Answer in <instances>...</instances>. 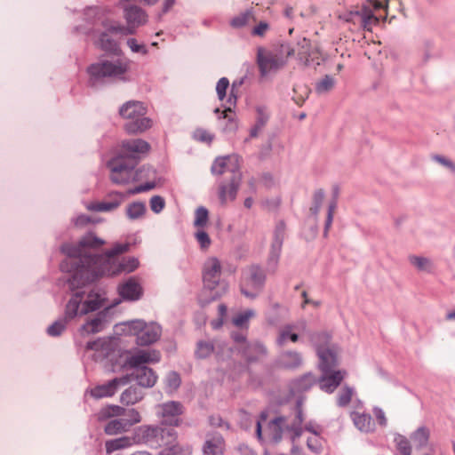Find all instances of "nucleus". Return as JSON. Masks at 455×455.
Listing matches in <instances>:
<instances>
[{
    "label": "nucleus",
    "instance_id": "1",
    "mask_svg": "<svg viewBox=\"0 0 455 455\" xmlns=\"http://www.w3.org/2000/svg\"><path fill=\"white\" fill-rule=\"evenodd\" d=\"M85 24L75 27L77 33L90 36L101 53L86 68L87 85L100 90L107 86L124 84L132 81V61L115 38L128 36L132 31L124 24L109 18L107 10L99 5L86 6L83 12Z\"/></svg>",
    "mask_w": 455,
    "mask_h": 455
},
{
    "label": "nucleus",
    "instance_id": "2",
    "mask_svg": "<svg viewBox=\"0 0 455 455\" xmlns=\"http://www.w3.org/2000/svg\"><path fill=\"white\" fill-rule=\"evenodd\" d=\"M60 251L66 256L60 263V269L68 274L67 284L71 292V297L66 304V319L74 320L108 306L106 290L93 284L100 277L90 276L96 269L76 257L78 255L79 248L65 242L60 244Z\"/></svg>",
    "mask_w": 455,
    "mask_h": 455
},
{
    "label": "nucleus",
    "instance_id": "3",
    "mask_svg": "<svg viewBox=\"0 0 455 455\" xmlns=\"http://www.w3.org/2000/svg\"><path fill=\"white\" fill-rule=\"evenodd\" d=\"M149 150V143L142 139L123 140L121 151L107 163L111 182L116 185H125L156 175V170L149 164L136 169L142 156Z\"/></svg>",
    "mask_w": 455,
    "mask_h": 455
},
{
    "label": "nucleus",
    "instance_id": "4",
    "mask_svg": "<svg viewBox=\"0 0 455 455\" xmlns=\"http://www.w3.org/2000/svg\"><path fill=\"white\" fill-rule=\"evenodd\" d=\"M105 240L97 236L93 232H88L83 235L76 243H70L72 246L78 247L79 252L76 257L85 265L96 270L107 267L118 260L117 256L129 251L128 243H116L104 253L92 252L99 250L105 244Z\"/></svg>",
    "mask_w": 455,
    "mask_h": 455
},
{
    "label": "nucleus",
    "instance_id": "5",
    "mask_svg": "<svg viewBox=\"0 0 455 455\" xmlns=\"http://www.w3.org/2000/svg\"><path fill=\"white\" fill-rule=\"evenodd\" d=\"M178 433L171 426L160 421L156 425H142L134 429L132 439L135 443L150 448L164 447L158 455H179L181 448L177 443Z\"/></svg>",
    "mask_w": 455,
    "mask_h": 455
},
{
    "label": "nucleus",
    "instance_id": "6",
    "mask_svg": "<svg viewBox=\"0 0 455 455\" xmlns=\"http://www.w3.org/2000/svg\"><path fill=\"white\" fill-rule=\"evenodd\" d=\"M85 347L88 350L99 352L100 355L108 359L112 363L113 371L117 369H131L132 371L140 367H148L143 364L142 357L138 352L133 355L122 353L120 350L115 349L114 343L108 339L99 338L88 341Z\"/></svg>",
    "mask_w": 455,
    "mask_h": 455
},
{
    "label": "nucleus",
    "instance_id": "7",
    "mask_svg": "<svg viewBox=\"0 0 455 455\" xmlns=\"http://www.w3.org/2000/svg\"><path fill=\"white\" fill-rule=\"evenodd\" d=\"M148 108L144 102L135 100H127L119 107L118 115L128 120L124 129L128 134H139L151 128L153 121L146 116Z\"/></svg>",
    "mask_w": 455,
    "mask_h": 455
},
{
    "label": "nucleus",
    "instance_id": "8",
    "mask_svg": "<svg viewBox=\"0 0 455 455\" xmlns=\"http://www.w3.org/2000/svg\"><path fill=\"white\" fill-rule=\"evenodd\" d=\"M221 265L217 258H212L204 264L203 271L204 288L199 297L202 306L220 299L227 289V284L220 283Z\"/></svg>",
    "mask_w": 455,
    "mask_h": 455
},
{
    "label": "nucleus",
    "instance_id": "9",
    "mask_svg": "<svg viewBox=\"0 0 455 455\" xmlns=\"http://www.w3.org/2000/svg\"><path fill=\"white\" fill-rule=\"evenodd\" d=\"M267 275L259 265H251L243 273L240 282L241 293L250 299H255L263 291Z\"/></svg>",
    "mask_w": 455,
    "mask_h": 455
},
{
    "label": "nucleus",
    "instance_id": "10",
    "mask_svg": "<svg viewBox=\"0 0 455 455\" xmlns=\"http://www.w3.org/2000/svg\"><path fill=\"white\" fill-rule=\"evenodd\" d=\"M129 335L136 337V343L140 347L149 346L156 342L160 336L162 328L156 323H147L143 320H132L125 323Z\"/></svg>",
    "mask_w": 455,
    "mask_h": 455
},
{
    "label": "nucleus",
    "instance_id": "11",
    "mask_svg": "<svg viewBox=\"0 0 455 455\" xmlns=\"http://www.w3.org/2000/svg\"><path fill=\"white\" fill-rule=\"evenodd\" d=\"M119 302L120 300H116L92 315H87L85 322L79 328L80 334L85 336L103 331L110 324L113 317V308Z\"/></svg>",
    "mask_w": 455,
    "mask_h": 455
},
{
    "label": "nucleus",
    "instance_id": "12",
    "mask_svg": "<svg viewBox=\"0 0 455 455\" xmlns=\"http://www.w3.org/2000/svg\"><path fill=\"white\" fill-rule=\"evenodd\" d=\"M140 420L141 417L139 411L130 409L127 411V416L108 420L104 427V432L108 435H120L129 431L133 425Z\"/></svg>",
    "mask_w": 455,
    "mask_h": 455
},
{
    "label": "nucleus",
    "instance_id": "13",
    "mask_svg": "<svg viewBox=\"0 0 455 455\" xmlns=\"http://www.w3.org/2000/svg\"><path fill=\"white\" fill-rule=\"evenodd\" d=\"M285 223L280 220L275 228L273 241L267 261V267L269 272H275L282 252L283 243L285 236Z\"/></svg>",
    "mask_w": 455,
    "mask_h": 455
},
{
    "label": "nucleus",
    "instance_id": "14",
    "mask_svg": "<svg viewBox=\"0 0 455 455\" xmlns=\"http://www.w3.org/2000/svg\"><path fill=\"white\" fill-rule=\"evenodd\" d=\"M140 265L139 259L135 257H128L123 259L121 261L117 260L115 263L108 266L107 267L100 268L91 273L92 277H103L114 276L121 273L133 272Z\"/></svg>",
    "mask_w": 455,
    "mask_h": 455
},
{
    "label": "nucleus",
    "instance_id": "15",
    "mask_svg": "<svg viewBox=\"0 0 455 455\" xmlns=\"http://www.w3.org/2000/svg\"><path fill=\"white\" fill-rule=\"evenodd\" d=\"M129 383V375L116 377L106 383L97 385L96 387L87 390L86 393H89L94 399L111 397L116 393L120 387L128 385Z\"/></svg>",
    "mask_w": 455,
    "mask_h": 455
},
{
    "label": "nucleus",
    "instance_id": "16",
    "mask_svg": "<svg viewBox=\"0 0 455 455\" xmlns=\"http://www.w3.org/2000/svg\"><path fill=\"white\" fill-rule=\"evenodd\" d=\"M230 172H232V177L228 183H221L219 187V198L221 204H225L228 198L235 200L240 188L242 180L240 166H234L233 168H230Z\"/></svg>",
    "mask_w": 455,
    "mask_h": 455
},
{
    "label": "nucleus",
    "instance_id": "17",
    "mask_svg": "<svg viewBox=\"0 0 455 455\" xmlns=\"http://www.w3.org/2000/svg\"><path fill=\"white\" fill-rule=\"evenodd\" d=\"M158 413L162 417L161 422L164 425L171 426L174 428V427L180 426L182 421L180 419V416L183 413L182 404L176 401L164 403L160 406Z\"/></svg>",
    "mask_w": 455,
    "mask_h": 455
},
{
    "label": "nucleus",
    "instance_id": "18",
    "mask_svg": "<svg viewBox=\"0 0 455 455\" xmlns=\"http://www.w3.org/2000/svg\"><path fill=\"white\" fill-rule=\"evenodd\" d=\"M256 62L261 76H266L271 71H277L284 67L266 48H257Z\"/></svg>",
    "mask_w": 455,
    "mask_h": 455
},
{
    "label": "nucleus",
    "instance_id": "19",
    "mask_svg": "<svg viewBox=\"0 0 455 455\" xmlns=\"http://www.w3.org/2000/svg\"><path fill=\"white\" fill-rule=\"evenodd\" d=\"M124 18L126 20L127 25H124V28H129L132 35L135 33V29L140 26L143 25L147 21L148 15L146 12L141 8L134 4H129L124 9Z\"/></svg>",
    "mask_w": 455,
    "mask_h": 455
},
{
    "label": "nucleus",
    "instance_id": "20",
    "mask_svg": "<svg viewBox=\"0 0 455 455\" xmlns=\"http://www.w3.org/2000/svg\"><path fill=\"white\" fill-rule=\"evenodd\" d=\"M345 375L346 371L341 370L333 369L323 371L321 377L317 378V383H319L321 390L331 394L340 385Z\"/></svg>",
    "mask_w": 455,
    "mask_h": 455
},
{
    "label": "nucleus",
    "instance_id": "21",
    "mask_svg": "<svg viewBox=\"0 0 455 455\" xmlns=\"http://www.w3.org/2000/svg\"><path fill=\"white\" fill-rule=\"evenodd\" d=\"M111 201L92 202L87 204L86 209L96 212H109L120 206L125 195L120 191H112L108 194Z\"/></svg>",
    "mask_w": 455,
    "mask_h": 455
},
{
    "label": "nucleus",
    "instance_id": "22",
    "mask_svg": "<svg viewBox=\"0 0 455 455\" xmlns=\"http://www.w3.org/2000/svg\"><path fill=\"white\" fill-rule=\"evenodd\" d=\"M118 294L123 300L137 301L141 298L143 289L134 277H130L118 286Z\"/></svg>",
    "mask_w": 455,
    "mask_h": 455
},
{
    "label": "nucleus",
    "instance_id": "23",
    "mask_svg": "<svg viewBox=\"0 0 455 455\" xmlns=\"http://www.w3.org/2000/svg\"><path fill=\"white\" fill-rule=\"evenodd\" d=\"M128 375L130 376V382L135 380L138 386L144 388L153 387L158 379L156 371L148 366L140 367Z\"/></svg>",
    "mask_w": 455,
    "mask_h": 455
},
{
    "label": "nucleus",
    "instance_id": "24",
    "mask_svg": "<svg viewBox=\"0 0 455 455\" xmlns=\"http://www.w3.org/2000/svg\"><path fill=\"white\" fill-rule=\"evenodd\" d=\"M238 349L248 363L259 361L267 354L266 347L259 341L248 342L243 347H239Z\"/></svg>",
    "mask_w": 455,
    "mask_h": 455
},
{
    "label": "nucleus",
    "instance_id": "25",
    "mask_svg": "<svg viewBox=\"0 0 455 455\" xmlns=\"http://www.w3.org/2000/svg\"><path fill=\"white\" fill-rule=\"evenodd\" d=\"M317 383V378L312 372H307L289 383L290 393L293 395L307 392Z\"/></svg>",
    "mask_w": 455,
    "mask_h": 455
},
{
    "label": "nucleus",
    "instance_id": "26",
    "mask_svg": "<svg viewBox=\"0 0 455 455\" xmlns=\"http://www.w3.org/2000/svg\"><path fill=\"white\" fill-rule=\"evenodd\" d=\"M239 159L237 155L218 156L212 164L211 172L213 175H222L226 172H230V168L239 166Z\"/></svg>",
    "mask_w": 455,
    "mask_h": 455
},
{
    "label": "nucleus",
    "instance_id": "27",
    "mask_svg": "<svg viewBox=\"0 0 455 455\" xmlns=\"http://www.w3.org/2000/svg\"><path fill=\"white\" fill-rule=\"evenodd\" d=\"M267 51L271 52V54L283 66L286 65L288 58L294 55L295 52L290 43L282 40L273 44L269 49H267Z\"/></svg>",
    "mask_w": 455,
    "mask_h": 455
},
{
    "label": "nucleus",
    "instance_id": "28",
    "mask_svg": "<svg viewBox=\"0 0 455 455\" xmlns=\"http://www.w3.org/2000/svg\"><path fill=\"white\" fill-rule=\"evenodd\" d=\"M306 329L307 323L304 320L296 324H286L280 331L276 342L281 347L284 345L287 339H290L291 342L295 343L299 340V335L292 331L299 330L306 332Z\"/></svg>",
    "mask_w": 455,
    "mask_h": 455
},
{
    "label": "nucleus",
    "instance_id": "29",
    "mask_svg": "<svg viewBox=\"0 0 455 455\" xmlns=\"http://www.w3.org/2000/svg\"><path fill=\"white\" fill-rule=\"evenodd\" d=\"M316 355L319 357L318 367L322 372L333 370L338 365L337 355L332 349L318 348Z\"/></svg>",
    "mask_w": 455,
    "mask_h": 455
},
{
    "label": "nucleus",
    "instance_id": "30",
    "mask_svg": "<svg viewBox=\"0 0 455 455\" xmlns=\"http://www.w3.org/2000/svg\"><path fill=\"white\" fill-rule=\"evenodd\" d=\"M279 364L286 370L298 369L302 364V356L297 351H285L280 355Z\"/></svg>",
    "mask_w": 455,
    "mask_h": 455
},
{
    "label": "nucleus",
    "instance_id": "31",
    "mask_svg": "<svg viewBox=\"0 0 455 455\" xmlns=\"http://www.w3.org/2000/svg\"><path fill=\"white\" fill-rule=\"evenodd\" d=\"M143 396L142 387L137 384L132 385L121 394L120 402L123 404L132 405L140 402Z\"/></svg>",
    "mask_w": 455,
    "mask_h": 455
},
{
    "label": "nucleus",
    "instance_id": "32",
    "mask_svg": "<svg viewBox=\"0 0 455 455\" xmlns=\"http://www.w3.org/2000/svg\"><path fill=\"white\" fill-rule=\"evenodd\" d=\"M224 439L220 435L207 439L203 446L204 455H222L224 452Z\"/></svg>",
    "mask_w": 455,
    "mask_h": 455
},
{
    "label": "nucleus",
    "instance_id": "33",
    "mask_svg": "<svg viewBox=\"0 0 455 455\" xmlns=\"http://www.w3.org/2000/svg\"><path fill=\"white\" fill-rule=\"evenodd\" d=\"M351 419L355 426L362 432H371L373 430L371 416L369 413L351 412Z\"/></svg>",
    "mask_w": 455,
    "mask_h": 455
},
{
    "label": "nucleus",
    "instance_id": "34",
    "mask_svg": "<svg viewBox=\"0 0 455 455\" xmlns=\"http://www.w3.org/2000/svg\"><path fill=\"white\" fill-rule=\"evenodd\" d=\"M127 410L124 407L116 405V404H108L105 407H102L97 414V418L99 421H105L113 417H124L127 416Z\"/></svg>",
    "mask_w": 455,
    "mask_h": 455
},
{
    "label": "nucleus",
    "instance_id": "35",
    "mask_svg": "<svg viewBox=\"0 0 455 455\" xmlns=\"http://www.w3.org/2000/svg\"><path fill=\"white\" fill-rule=\"evenodd\" d=\"M147 212V205L142 201H134L130 203L125 209V216L131 220H138L142 219Z\"/></svg>",
    "mask_w": 455,
    "mask_h": 455
},
{
    "label": "nucleus",
    "instance_id": "36",
    "mask_svg": "<svg viewBox=\"0 0 455 455\" xmlns=\"http://www.w3.org/2000/svg\"><path fill=\"white\" fill-rule=\"evenodd\" d=\"M307 334L309 337L310 342L315 347V351H318V348H328V344L331 340V335L327 331H307Z\"/></svg>",
    "mask_w": 455,
    "mask_h": 455
},
{
    "label": "nucleus",
    "instance_id": "37",
    "mask_svg": "<svg viewBox=\"0 0 455 455\" xmlns=\"http://www.w3.org/2000/svg\"><path fill=\"white\" fill-rule=\"evenodd\" d=\"M132 443H134L132 436H121L118 438L111 439L105 443L106 451L107 453H112L114 451L131 446Z\"/></svg>",
    "mask_w": 455,
    "mask_h": 455
},
{
    "label": "nucleus",
    "instance_id": "38",
    "mask_svg": "<svg viewBox=\"0 0 455 455\" xmlns=\"http://www.w3.org/2000/svg\"><path fill=\"white\" fill-rule=\"evenodd\" d=\"M430 436V432L427 427L422 426L413 431L410 438L416 444L418 449L427 446Z\"/></svg>",
    "mask_w": 455,
    "mask_h": 455
},
{
    "label": "nucleus",
    "instance_id": "39",
    "mask_svg": "<svg viewBox=\"0 0 455 455\" xmlns=\"http://www.w3.org/2000/svg\"><path fill=\"white\" fill-rule=\"evenodd\" d=\"M355 14L360 18L361 25L363 28L369 29V27L373 21L375 23L379 22V19L368 6L363 5L361 10L356 11Z\"/></svg>",
    "mask_w": 455,
    "mask_h": 455
},
{
    "label": "nucleus",
    "instance_id": "40",
    "mask_svg": "<svg viewBox=\"0 0 455 455\" xmlns=\"http://www.w3.org/2000/svg\"><path fill=\"white\" fill-rule=\"evenodd\" d=\"M285 421L283 416H278L271 419L268 423L269 428H273L272 440L275 443H278L283 437V424Z\"/></svg>",
    "mask_w": 455,
    "mask_h": 455
},
{
    "label": "nucleus",
    "instance_id": "41",
    "mask_svg": "<svg viewBox=\"0 0 455 455\" xmlns=\"http://www.w3.org/2000/svg\"><path fill=\"white\" fill-rule=\"evenodd\" d=\"M214 351V345L211 341L199 340L196 343V348L195 351V356L197 359H206Z\"/></svg>",
    "mask_w": 455,
    "mask_h": 455
},
{
    "label": "nucleus",
    "instance_id": "42",
    "mask_svg": "<svg viewBox=\"0 0 455 455\" xmlns=\"http://www.w3.org/2000/svg\"><path fill=\"white\" fill-rule=\"evenodd\" d=\"M71 320L66 319V310L64 311V317L62 319L56 320L46 330V333L50 337H59L62 334L67 327V323Z\"/></svg>",
    "mask_w": 455,
    "mask_h": 455
},
{
    "label": "nucleus",
    "instance_id": "43",
    "mask_svg": "<svg viewBox=\"0 0 455 455\" xmlns=\"http://www.w3.org/2000/svg\"><path fill=\"white\" fill-rule=\"evenodd\" d=\"M399 455H411L412 448L408 438L401 434H396L394 438Z\"/></svg>",
    "mask_w": 455,
    "mask_h": 455
},
{
    "label": "nucleus",
    "instance_id": "44",
    "mask_svg": "<svg viewBox=\"0 0 455 455\" xmlns=\"http://www.w3.org/2000/svg\"><path fill=\"white\" fill-rule=\"evenodd\" d=\"M252 10L247 9L244 12L232 18L229 21V24L233 28H242L248 24L249 20L251 17H252Z\"/></svg>",
    "mask_w": 455,
    "mask_h": 455
},
{
    "label": "nucleus",
    "instance_id": "45",
    "mask_svg": "<svg viewBox=\"0 0 455 455\" xmlns=\"http://www.w3.org/2000/svg\"><path fill=\"white\" fill-rule=\"evenodd\" d=\"M209 220V211L204 206H199L195 212L194 226L204 228Z\"/></svg>",
    "mask_w": 455,
    "mask_h": 455
},
{
    "label": "nucleus",
    "instance_id": "46",
    "mask_svg": "<svg viewBox=\"0 0 455 455\" xmlns=\"http://www.w3.org/2000/svg\"><path fill=\"white\" fill-rule=\"evenodd\" d=\"M354 393V387L347 385L344 386L338 394L337 405L339 407H346L350 403Z\"/></svg>",
    "mask_w": 455,
    "mask_h": 455
},
{
    "label": "nucleus",
    "instance_id": "47",
    "mask_svg": "<svg viewBox=\"0 0 455 455\" xmlns=\"http://www.w3.org/2000/svg\"><path fill=\"white\" fill-rule=\"evenodd\" d=\"M254 315L255 312L252 309L244 310L234 316L232 323L238 328H247L250 318Z\"/></svg>",
    "mask_w": 455,
    "mask_h": 455
},
{
    "label": "nucleus",
    "instance_id": "48",
    "mask_svg": "<svg viewBox=\"0 0 455 455\" xmlns=\"http://www.w3.org/2000/svg\"><path fill=\"white\" fill-rule=\"evenodd\" d=\"M335 84V80L331 76L325 75L322 80L315 84V92L323 94L330 92Z\"/></svg>",
    "mask_w": 455,
    "mask_h": 455
},
{
    "label": "nucleus",
    "instance_id": "49",
    "mask_svg": "<svg viewBox=\"0 0 455 455\" xmlns=\"http://www.w3.org/2000/svg\"><path fill=\"white\" fill-rule=\"evenodd\" d=\"M165 386L169 392L177 390L181 383V379L177 371H170L165 377Z\"/></svg>",
    "mask_w": 455,
    "mask_h": 455
},
{
    "label": "nucleus",
    "instance_id": "50",
    "mask_svg": "<svg viewBox=\"0 0 455 455\" xmlns=\"http://www.w3.org/2000/svg\"><path fill=\"white\" fill-rule=\"evenodd\" d=\"M324 190L323 188H319L315 191L313 196V205L310 207V212L313 216L318 215L324 198Z\"/></svg>",
    "mask_w": 455,
    "mask_h": 455
},
{
    "label": "nucleus",
    "instance_id": "51",
    "mask_svg": "<svg viewBox=\"0 0 455 455\" xmlns=\"http://www.w3.org/2000/svg\"><path fill=\"white\" fill-rule=\"evenodd\" d=\"M246 78H247L246 76H243L239 79H236L233 82V84L231 85L230 94H229V97L228 100V102L230 105H233V106L236 105V100L239 96L238 88L244 84V81Z\"/></svg>",
    "mask_w": 455,
    "mask_h": 455
},
{
    "label": "nucleus",
    "instance_id": "52",
    "mask_svg": "<svg viewBox=\"0 0 455 455\" xmlns=\"http://www.w3.org/2000/svg\"><path fill=\"white\" fill-rule=\"evenodd\" d=\"M256 114L255 124L262 129L269 120V114L267 108L265 106H257Z\"/></svg>",
    "mask_w": 455,
    "mask_h": 455
},
{
    "label": "nucleus",
    "instance_id": "53",
    "mask_svg": "<svg viewBox=\"0 0 455 455\" xmlns=\"http://www.w3.org/2000/svg\"><path fill=\"white\" fill-rule=\"evenodd\" d=\"M307 446L315 454L322 453L323 439H322V437H320V435L307 438Z\"/></svg>",
    "mask_w": 455,
    "mask_h": 455
},
{
    "label": "nucleus",
    "instance_id": "54",
    "mask_svg": "<svg viewBox=\"0 0 455 455\" xmlns=\"http://www.w3.org/2000/svg\"><path fill=\"white\" fill-rule=\"evenodd\" d=\"M126 44L134 53H140L141 55H147L148 53L147 46L144 44L139 43L136 38H128Z\"/></svg>",
    "mask_w": 455,
    "mask_h": 455
},
{
    "label": "nucleus",
    "instance_id": "55",
    "mask_svg": "<svg viewBox=\"0 0 455 455\" xmlns=\"http://www.w3.org/2000/svg\"><path fill=\"white\" fill-rule=\"evenodd\" d=\"M95 222V220L84 213L76 215L71 219V224L76 228H84Z\"/></svg>",
    "mask_w": 455,
    "mask_h": 455
},
{
    "label": "nucleus",
    "instance_id": "56",
    "mask_svg": "<svg viewBox=\"0 0 455 455\" xmlns=\"http://www.w3.org/2000/svg\"><path fill=\"white\" fill-rule=\"evenodd\" d=\"M149 205H150L151 211L153 212L158 214L164 209L165 200L161 196H154L150 198Z\"/></svg>",
    "mask_w": 455,
    "mask_h": 455
},
{
    "label": "nucleus",
    "instance_id": "57",
    "mask_svg": "<svg viewBox=\"0 0 455 455\" xmlns=\"http://www.w3.org/2000/svg\"><path fill=\"white\" fill-rule=\"evenodd\" d=\"M335 209H336V202H335V200L334 201H331L329 205H328L327 217H326L325 223H324V228H323V235L324 236H327L329 229H330L331 226L332 224L333 214H334Z\"/></svg>",
    "mask_w": 455,
    "mask_h": 455
},
{
    "label": "nucleus",
    "instance_id": "58",
    "mask_svg": "<svg viewBox=\"0 0 455 455\" xmlns=\"http://www.w3.org/2000/svg\"><path fill=\"white\" fill-rule=\"evenodd\" d=\"M229 86V80L227 77H221L216 84V92L220 100H223L227 96V90Z\"/></svg>",
    "mask_w": 455,
    "mask_h": 455
},
{
    "label": "nucleus",
    "instance_id": "59",
    "mask_svg": "<svg viewBox=\"0 0 455 455\" xmlns=\"http://www.w3.org/2000/svg\"><path fill=\"white\" fill-rule=\"evenodd\" d=\"M195 237L197 240L198 243L200 244V247L202 249H207L211 244V238L206 231H204L203 228L198 229L195 233Z\"/></svg>",
    "mask_w": 455,
    "mask_h": 455
},
{
    "label": "nucleus",
    "instance_id": "60",
    "mask_svg": "<svg viewBox=\"0 0 455 455\" xmlns=\"http://www.w3.org/2000/svg\"><path fill=\"white\" fill-rule=\"evenodd\" d=\"M139 355H141V360L144 365L149 363H157L160 361L159 353L153 351L152 353L144 350L138 351Z\"/></svg>",
    "mask_w": 455,
    "mask_h": 455
},
{
    "label": "nucleus",
    "instance_id": "61",
    "mask_svg": "<svg viewBox=\"0 0 455 455\" xmlns=\"http://www.w3.org/2000/svg\"><path fill=\"white\" fill-rule=\"evenodd\" d=\"M194 139L200 141V142H204V143H208L210 144L214 136L208 132L206 130L204 129H196L195 132H194Z\"/></svg>",
    "mask_w": 455,
    "mask_h": 455
},
{
    "label": "nucleus",
    "instance_id": "62",
    "mask_svg": "<svg viewBox=\"0 0 455 455\" xmlns=\"http://www.w3.org/2000/svg\"><path fill=\"white\" fill-rule=\"evenodd\" d=\"M432 158L443 166L448 168L451 172L455 173V164L451 160L441 155H435Z\"/></svg>",
    "mask_w": 455,
    "mask_h": 455
},
{
    "label": "nucleus",
    "instance_id": "63",
    "mask_svg": "<svg viewBox=\"0 0 455 455\" xmlns=\"http://www.w3.org/2000/svg\"><path fill=\"white\" fill-rule=\"evenodd\" d=\"M267 419V412L261 411L259 414V419L257 420L256 429H255L256 437L259 442H263L262 422L266 421Z\"/></svg>",
    "mask_w": 455,
    "mask_h": 455
},
{
    "label": "nucleus",
    "instance_id": "64",
    "mask_svg": "<svg viewBox=\"0 0 455 455\" xmlns=\"http://www.w3.org/2000/svg\"><path fill=\"white\" fill-rule=\"evenodd\" d=\"M410 262L411 265L415 266L419 270H425L427 265L429 263L427 258L421 256H411Z\"/></svg>",
    "mask_w": 455,
    "mask_h": 455
}]
</instances>
